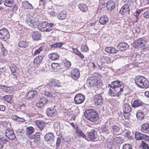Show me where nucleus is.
Wrapping results in <instances>:
<instances>
[{
  "mask_svg": "<svg viewBox=\"0 0 149 149\" xmlns=\"http://www.w3.org/2000/svg\"><path fill=\"white\" fill-rule=\"evenodd\" d=\"M143 103L140 100H134L132 104V107L135 108L141 105Z\"/></svg>",
  "mask_w": 149,
  "mask_h": 149,
  "instance_id": "obj_29",
  "label": "nucleus"
},
{
  "mask_svg": "<svg viewBox=\"0 0 149 149\" xmlns=\"http://www.w3.org/2000/svg\"><path fill=\"white\" fill-rule=\"evenodd\" d=\"M22 6L26 9H32L33 8L32 5L28 3V1L23 2L22 3Z\"/></svg>",
  "mask_w": 149,
  "mask_h": 149,
  "instance_id": "obj_32",
  "label": "nucleus"
},
{
  "mask_svg": "<svg viewBox=\"0 0 149 149\" xmlns=\"http://www.w3.org/2000/svg\"><path fill=\"white\" fill-rule=\"evenodd\" d=\"M123 149H132V146L129 144H125L123 146Z\"/></svg>",
  "mask_w": 149,
  "mask_h": 149,
  "instance_id": "obj_52",
  "label": "nucleus"
},
{
  "mask_svg": "<svg viewBox=\"0 0 149 149\" xmlns=\"http://www.w3.org/2000/svg\"><path fill=\"white\" fill-rule=\"evenodd\" d=\"M141 146L142 149H149V147L148 145L144 142H142Z\"/></svg>",
  "mask_w": 149,
  "mask_h": 149,
  "instance_id": "obj_51",
  "label": "nucleus"
},
{
  "mask_svg": "<svg viewBox=\"0 0 149 149\" xmlns=\"http://www.w3.org/2000/svg\"><path fill=\"white\" fill-rule=\"evenodd\" d=\"M1 54L3 56H5L7 54V52L5 49H3L1 50Z\"/></svg>",
  "mask_w": 149,
  "mask_h": 149,
  "instance_id": "obj_56",
  "label": "nucleus"
},
{
  "mask_svg": "<svg viewBox=\"0 0 149 149\" xmlns=\"http://www.w3.org/2000/svg\"><path fill=\"white\" fill-rule=\"evenodd\" d=\"M145 134L140 132H136L135 133V138L137 140H141L144 139Z\"/></svg>",
  "mask_w": 149,
  "mask_h": 149,
  "instance_id": "obj_34",
  "label": "nucleus"
},
{
  "mask_svg": "<svg viewBox=\"0 0 149 149\" xmlns=\"http://www.w3.org/2000/svg\"><path fill=\"white\" fill-rule=\"evenodd\" d=\"M3 98L6 101L9 102L11 101L12 97L11 95H5L4 97Z\"/></svg>",
  "mask_w": 149,
  "mask_h": 149,
  "instance_id": "obj_49",
  "label": "nucleus"
},
{
  "mask_svg": "<svg viewBox=\"0 0 149 149\" xmlns=\"http://www.w3.org/2000/svg\"><path fill=\"white\" fill-rule=\"evenodd\" d=\"M37 92L35 90L29 91L26 94L27 99L29 100L33 98L37 95Z\"/></svg>",
  "mask_w": 149,
  "mask_h": 149,
  "instance_id": "obj_14",
  "label": "nucleus"
},
{
  "mask_svg": "<svg viewBox=\"0 0 149 149\" xmlns=\"http://www.w3.org/2000/svg\"><path fill=\"white\" fill-rule=\"evenodd\" d=\"M48 13L49 14L52 16H55L56 15V14L55 13V12L51 10V11H48Z\"/></svg>",
  "mask_w": 149,
  "mask_h": 149,
  "instance_id": "obj_61",
  "label": "nucleus"
},
{
  "mask_svg": "<svg viewBox=\"0 0 149 149\" xmlns=\"http://www.w3.org/2000/svg\"><path fill=\"white\" fill-rule=\"evenodd\" d=\"M44 95L45 96L49 97H51L53 96L51 92L48 91H45Z\"/></svg>",
  "mask_w": 149,
  "mask_h": 149,
  "instance_id": "obj_55",
  "label": "nucleus"
},
{
  "mask_svg": "<svg viewBox=\"0 0 149 149\" xmlns=\"http://www.w3.org/2000/svg\"><path fill=\"white\" fill-rule=\"evenodd\" d=\"M6 136L10 139L14 140L15 136L13 131L10 128L7 129L5 131Z\"/></svg>",
  "mask_w": 149,
  "mask_h": 149,
  "instance_id": "obj_11",
  "label": "nucleus"
},
{
  "mask_svg": "<svg viewBox=\"0 0 149 149\" xmlns=\"http://www.w3.org/2000/svg\"><path fill=\"white\" fill-rule=\"evenodd\" d=\"M48 101V99L45 97L41 98L39 102L37 103V106L39 108L42 107Z\"/></svg>",
  "mask_w": 149,
  "mask_h": 149,
  "instance_id": "obj_20",
  "label": "nucleus"
},
{
  "mask_svg": "<svg viewBox=\"0 0 149 149\" xmlns=\"http://www.w3.org/2000/svg\"><path fill=\"white\" fill-rule=\"evenodd\" d=\"M121 138L120 137H116L113 139V141L117 143H118L121 142Z\"/></svg>",
  "mask_w": 149,
  "mask_h": 149,
  "instance_id": "obj_48",
  "label": "nucleus"
},
{
  "mask_svg": "<svg viewBox=\"0 0 149 149\" xmlns=\"http://www.w3.org/2000/svg\"><path fill=\"white\" fill-rule=\"evenodd\" d=\"M61 142V138L60 137H58L57 139L56 144V148H59Z\"/></svg>",
  "mask_w": 149,
  "mask_h": 149,
  "instance_id": "obj_50",
  "label": "nucleus"
},
{
  "mask_svg": "<svg viewBox=\"0 0 149 149\" xmlns=\"http://www.w3.org/2000/svg\"><path fill=\"white\" fill-rule=\"evenodd\" d=\"M104 60L106 61L105 62L108 63H110L111 62V61L110 59V58L107 56L104 57ZM105 62V61H104Z\"/></svg>",
  "mask_w": 149,
  "mask_h": 149,
  "instance_id": "obj_60",
  "label": "nucleus"
},
{
  "mask_svg": "<svg viewBox=\"0 0 149 149\" xmlns=\"http://www.w3.org/2000/svg\"><path fill=\"white\" fill-rule=\"evenodd\" d=\"M79 8L81 10L85 12L88 10V7L84 4H81L79 5Z\"/></svg>",
  "mask_w": 149,
  "mask_h": 149,
  "instance_id": "obj_35",
  "label": "nucleus"
},
{
  "mask_svg": "<svg viewBox=\"0 0 149 149\" xmlns=\"http://www.w3.org/2000/svg\"><path fill=\"white\" fill-rule=\"evenodd\" d=\"M77 133L80 135L81 136H82L84 138L86 139V135L83 133V132L81 130H78L77 131Z\"/></svg>",
  "mask_w": 149,
  "mask_h": 149,
  "instance_id": "obj_57",
  "label": "nucleus"
},
{
  "mask_svg": "<svg viewBox=\"0 0 149 149\" xmlns=\"http://www.w3.org/2000/svg\"><path fill=\"white\" fill-rule=\"evenodd\" d=\"M71 65V63L70 62L67 60L65 61L64 63V66L66 67V69L69 68Z\"/></svg>",
  "mask_w": 149,
  "mask_h": 149,
  "instance_id": "obj_47",
  "label": "nucleus"
},
{
  "mask_svg": "<svg viewBox=\"0 0 149 149\" xmlns=\"http://www.w3.org/2000/svg\"><path fill=\"white\" fill-rule=\"evenodd\" d=\"M81 50L82 52H87L88 51L89 49L87 45H86L85 44L81 46Z\"/></svg>",
  "mask_w": 149,
  "mask_h": 149,
  "instance_id": "obj_46",
  "label": "nucleus"
},
{
  "mask_svg": "<svg viewBox=\"0 0 149 149\" xmlns=\"http://www.w3.org/2000/svg\"><path fill=\"white\" fill-rule=\"evenodd\" d=\"M49 86L52 87H60L62 85L61 83L58 80H56L50 81L49 83Z\"/></svg>",
  "mask_w": 149,
  "mask_h": 149,
  "instance_id": "obj_17",
  "label": "nucleus"
},
{
  "mask_svg": "<svg viewBox=\"0 0 149 149\" xmlns=\"http://www.w3.org/2000/svg\"><path fill=\"white\" fill-rule=\"evenodd\" d=\"M8 141L4 138H0V149L3 148L4 143H6Z\"/></svg>",
  "mask_w": 149,
  "mask_h": 149,
  "instance_id": "obj_41",
  "label": "nucleus"
},
{
  "mask_svg": "<svg viewBox=\"0 0 149 149\" xmlns=\"http://www.w3.org/2000/svg\"><path fill=\"white\" fill-rule=\"evenodd\" d=\"M105 51L109 53H116L118 51L113 47H106L105 49Z\"/></svg>",
  "mask_w": 149,
  "mask_h": 149,
  "instance_id": "obj_28",
  "label": "nucleus"
},
{
  "mask_svg": "<svg viewBox=\"0 0 149 149\" xmlns=\"http://www.w3.org/2000/svg\"><path fill=\"white\" fill-rule=\"evenodd\" d=\"M131 107L128 103H125L123 106V111L125 113H127L130 112Z\"/></svg>",
  "mask_w": 149,
  "mask_h": 149,
  "instance_id": "obj_22",
  "label": "nucleus"
},
{
  "mask_svg": "<svg viewBox=\"0 0 149 149\" xmlns=\"http://www.w3.org/2000/svg\"><path fill=\"white\" fill-rule=\"evenodd\" d=\"M141 131L144 133H147L149 132V127L148 124H143L141 127Z\"/></svg>",
  "mask_w": 149,
  "mask_h": 149,
  "instance_id": "obj_23",
  "label": "nucleus"
},
{
  "mask_svg": "<svg viewBox=\"0 0 149 149\" xmlns=\"http://www.w3.org/2000/svg\"><path fill=\"white\" fill-rule=\"evenodd\" d=\"M71 74L72 78L74 80H76L79 77L80 72L78 69H73L71 70Z\"/></svg>",
  "mask_w": 149,
  "mask_h": 149,
  "instance_id": "obj_13",
  "label": "nucleus"
},
{
  "mask_svg": "<svg viewBox=\"0 0 149 149\" xmlns=\"http://www.w3.org/2000/svg\"><path fill=\"white\" fill-rule=\"evenodd\" d=\"M10 69L11 72L13 73H14L16 72L17 68L15 65H13L10 67Z\"/></svg>",
  "mask_w": 149,
  "mask_h": 149,
  "instance_id": "obj_54",
  "label": "nucleus"
},
{
  "mask_svg": "<svg viewBox=\"0 0 149 149\" xmlns=\"http://www.w3.org/2000/svg\"><path fill=\"white\" fill-rule=\"evenodd\" d=\"M55 135L51 132H49L45 135V140L47 143L50 144L54 142V140Z\"/></svg>",
  "mask_w": 149,
  "mask_h": 149,
  "instance_id": "obj_6",
  "label": "nucleus"
},
{
  "mask_svg": "<svg viewBox=\"0 0 149 149\" xmlns=\"http://www.w3.org/2000/svg\"><path fill=\"white\" fill-rule=\"evenodd\" d=\"M18 45L19 47L26 48L28 46V44L26 41H21L18 43Z\"/></svg>",
  "mask_w": 149,
  "mask_h": 149,
  "instance_id": "obj_38",
  "label": "nucleus"
},
{
  "mask_svg": "<svg viewBox=\"0 0 149 149\" xmlns=\"http://www.w3.org/2000/svg\"><path fill=\"white\" fill-rule=\"evenodd\" d=\"M136 117L138 120H142L144 117V115L143 112L141 110H138L137 112Z\"/></svg>",
  "mask_w": 149,
  "mask_h": 149,
  "instance_id": "obj_30",
  "label": "nucleus"
},
{
  "mask_svg": "<svg viewBox=\"0 0 149 149\" xmlns=\"http://www.w3.org/2000/svg\"><path fill=\"white\" fill-rule=\"evenodd\" d=\"M1 88L3 91H5L9 93H11L13 91V88L11 87L6 86H1Z\"/></svg>",
  "mask_w": 149,
  "mask_h": 149,
  "instance_id": "obj_24",
  "label": "nucleus"
},
{
  "mask_svg": "<svg viewBox=\"0 0 149 149\" xmlns=\"http://www.w3.org/2000/svg\"><path fill=\"white\" fill-rule=\"evenodd\" d=\"M78 53L77 55L79 56L81 59H82L84 58V56L81 53L79 52H78Z\"/></svg>",
  "mask_w": 149,
  "mask_h": 149,
  "instance_id": "obj_62",
  "label": "nucleus"
},
{
  "mask_svg": "<svg viewBox=\"0 0 149 149\" xmlns=\"http://www.w3.org/2000/svg\"><path fill=\"white\" fill-rule=\"evenodd\" d=\"M85 97L83 95L78 93L76 95L74 98V102L76 104H80L83 102Z\"/></svg>",
  "mask_w": 149,
  "mask_h": 149,
  "instance_id": "obj_10",
  "label": "nucleus"
},
{
  "mask_svg": "<svg viewBox=\"0 0 149 149\" xmlns=\"http://www.w3.org/2000/svg\"><path fill=\"white\" fill-rule=\"evenodd\" d=\"M48 57L51 60H55L58 59L59 56L57 53H52L49 54Z\"/></svg>",
  "mask_w": 149,
  "mask_h": 149,
  "instance_id": "obj_25",
  "label": "nucleus"
},
{
  "mask_svg": "<svg viewBox=\"0 0 149 149\" xmlns=\"http://www.w3.org/2000/svg\"><path fill=\"white\" fill-rule=\"evenodd\" d=\"M40 135L38 133H36L34 135L33 138L35 139H38L40 138Z\"/></svg>",
  "mask_w": 149,
  "mask_h": 149,
  "instance_id": "obj_64",
  "label": "nucleus"
},
{
  "mask_svg": "<svg viewBox=\"0 0 149 149\" xmlns=\"http://www.w3.org/2000/svg\"><path fill=\"white\" fill-rule=\"evenodd\" d=\"M48 24V23L47 22L45 21L42 22L39 24L38 25V28L40 31H50L52 30V29L46 28V27Z\"/></svg>",
  "mask_w": 149,
  "mask_h": 149,
  "instance_id": "obj_9",
  "label": "nucleus"
},
{
  "mask_svg": "<svg viewBox=\"0 0 149 149\" xmlns=\"http://www.w3.org/2000/svg\"><path fill=\"white\" fill-rule=\"evenodd\" d=\"M130 9L129 6L127 4L124 5L120 10L119 13L123 16H127L129 15Z\"/></svg>",
  "mask_w": 149,
  "mask_h": 149,
  "instance_id": "obj_8",
  "label": "nucleus"
},
{
  "mask_svg": "<svg viewBox=\"0 0 149 149\" xmlns=\"http://www.w3.org/2000/svg\"><path fill=\"white\" fill-rule=\"evenodd\" d=\"M108 18L106 15L101 17L99 19L100 23L102 25L106 24L108 21Z\"/></svg>",
  "mask_w": 149,
  "mask_h": 149,
  "instance_id": "obj_27",
  "label": "nucleus"
},
{
  "mask_svg": "<svg viewBox=\"0 0 149 149\" xmlns=\"http://www.w3.org/2000/svg\"><path fill=\"white\" fill-rule=\"evenodd\" d=\"M32 38L34 40H38L40 39V33L37 31L34 32L32 35Z\"/></svg>",
  "mask_w": 149,
  "mask_h": 149,
  "instance_id": "obj_31",
  "label": "nucleus"
},
{
  "mask_svg": "<svg viewBox=\"0 0 149 149\" xmlns=\"http://www.w3.org/2000/svg\"><path fill=\"white\" fill-rule=\"evenodd\" d=\"M102 133L107 134L109 133V131L108 128L105 127L102 129Z\"/></svg>",
  "mask_w": 149,
  "mask_h": 149,
  "instance_id": "obj_53",
  "label": "nucleus"
},
{
  "mask_svg": "<svg viewBox=\"0 0 149 149\" xmlns=\"http://www.w3.org/2000/svg\"><path fill=\"white\" fill-rule=\"evenodd\" d=\"M12 118L13 120L18 123L23 122L25 121L23 118L19 117L15 115H13Z\"/></svg>",
  "mask_w": 149,
  "mask_h": 149,
  "instance_id": "obj_26",
  "label": "nucleus"
},
{
  "mask_svg": "<svg viewBox=\"0 0 149 149\" xmlns=\"http://www.w3.org/2000/svg\"><path fill=\"white\" fill-rule=\"evenodd\" d=\"M115 7L114 3L111 0H109L107 1L106 3V7L109 11H111Z\"/></svg>",
  "mask_w": 149,
  "mask_h": 149,
  "instance_id": "obj_18",
  "label": "nucleus"
},
{
  "mask_svg": "<svg viewBox=\"0 0 149 149\" xmlns=\"http://www.w3.org/2000/svg\"><path fill=\"white\" fill-rule=\"evenodd\" d=\"M38 21L36 17L31 16L26 19V22L28 25L32 26L36 25L38 23Z\"/></svg>",
  "mask_w": 149,
  "mask_h": 149,
  "instance_id": "obj_7",
  "label": "nucleus"
},
{
  "mask_svg": "<svg viewBox=\"0 0 149 149\" xmlns=\"http://www.w3.org/2000/svg\"><path fill=\"white\" fill-rule=\"evenodd\" d=\"M10 34L8 30L6 28H2L0 30V39L6 41L10 38Z\"/></svg>",
  "mask_w": 149,
  "mask_h": 149,
  "instance_id": "obj_5",
  "label": "nucleus"
},
{
  "mask_svg": "<svg viewBox=\"0 0 149 149\" xmlns=\"http://www.w3.org/2000/svg\"><path fill=\"white\" fill-rule=\"evenodd\" d=\"M86 84L88 87L93 86L96 88L100 87L102 85L100 79L95 75L88 77Z\"/></svg>",
  "mask_w": 149,
  "mask_h": 149,
  "instance_id": "obj_2",
  "label": "nucleus"
},
{
  "mask_svg": "<svg viewBox=\"0 0 149 149\" xmlns=\"http://www.w3.org/2000/svg\"><path fill=\"white\" fill-rule=\"evenodd\" d=\"M119 130V127L116 125H113L111 127V130L112 133L118 132Z\"/></svg>",
  "mask_w": 149,
  "mask_h": 149,
  "instance_id": "obj_37",
  "label": "nucleus"
},
{
  "mask_svg": "<svg viewBox=\"0 0 149 149\" xmlns=\"http://www.w3.org/2000/svg\"><path fill=\"white\" fill-rule=\"evenodd\" d=\"M5 110V107L3 105H0V111H4Z\"/></svg>",
  "mask_w": 149,
  "mask_h": 149,
  "instance_id": "obj_63",
  "label": "nucleus"
},
{
  "mask_svg": "<svg viewBox=\"0 0 149 149\" xmlns=\"http://www.w3.org/2000/svg\"><path fill=\"white\" fill-rule=\"evenodd\" d=\"M146 42L142 38H139L136 41L134 47L137 48L145 46Z\"/></svg>",
  "mask_w": 149,
  "mask_h": 149,
  "instance_id": "obj_12",
  "label": "nucleus"
},
{
  "mask_svg": "<svg viewBox=\"0 0 149 149\" xmlns=\"http://www.w3.org/2000/svg\"><path fill=\"white\" fill-rule=\"evenodd\" d=\"M135 82L139 87L142 88H147L148 87V80L142 76H137L135 79Z\"/></svg>",
  "mask_w": 149,
  "mask_h": 149,
  "instance_id": "obj_4",
  "label": "nucleus"
},
{
  "mask_svg": "<svg viewBox=\"0 0 149 149\" xmlns=\"http://www.w3.org/2000/svg\"><path fill=\"white\" fill-rule=\"evenodd\" d=\"M145 9H141L139 10L136 11L135 12V16L136 17V21L138 20L139 16L141 13L143 11L145 10Z\"/></svg>",
  "mask_w": 149,
  "mask_h": 149,
  "instance_id": "obj_44",
  "label": "nucleus"
},
{
  "mask_svg": "<svg viewBox=\"0 0 149 149\" xmlns=\"http://www.w3.org/2000/svg\"><path fill=\"white\" fill-rule=\"evenodd\" d=\"M35 123L37 126L39 128V130L40 131H42L44 126L43 122L38 120L35 121Z\"/></svg>",
  "mask_w": 149,
  "mask_h": 149,
  "instance_id": "obj_33",
  "label": "nucleus"
},
{
  "mask_svg": "<svg viewBox=\"0 0 149 149\" xmlns=\"http://www.w3.org/2000/svg\"><path fill=\"white\" fill-rule=\"evenodd\" d=\"M13 0H5L4 1V4L7 6L10 7L13 5Z\"/></svg>",
  "mask_w": 149,
  "mask_h": 149,
  "instance_id": "obj_40",
  "label": "nucleus"
},
{
  "mask_svg": "<svg viewBox=\"0 0 149 149\" xmlns=\"http://www.w3.org/2000/svg\"><path fill=\"white\" fill-rule=\"evenodd\" d=\"M52 67L54 70H58L60 68L59 65L58 63H52Z\"/></svg>",
  "mask_w": 149,
  "mask_h": 149,
  "instance_id": "obj_45",
  "label": "nucleus"
},
{
  "mask_svg": "<svg viewBox=\"0 0 149 149\" xmlns=\"http://www.w3.org/2000/svg\"><path fill=\"white\" fill-rule=\"evenodd\" d=\"M95 130H92L91 132L88 133V136L91 140H94L95 139Z\"/></svg>",
  "mask_w": 149,
  "mask_h": 149,
  "instance_id": "obj_39",
  "label": "nucleus"
},
{
  "mask_svg": "<svg viewBox=\"0 0 149 149\" xmlns=\"http://www.w3.org/2000/svg\"><path fill=\"white\" fill-rule=\"evenodd\" d=\"M94 103L96 105H101L102 103V98L100 94L95 95L93 99Z\"/></svg>",
  "mask_w": 149,
  "mask_h": 149,
  "instance_id": "obj_15",
  "label": "nucleus"
},
{
  "mask_svg": "<svg viewBox=\"0 0 149 149\" xmlns=\"http://www.w3.org/2000/svg\"><path fill=\"white\" fill-rule=\"evenodd\" d=\"M67 13L66 12L63 11H60L57 14L58 18L61 20L65 19L66 17Z\"/></svg>",
  "mask_w": 149,
  "mask_h": 149,
  "instance_id": "obj_19",
  "label": "nucleus"
},
{
  "mask_svg": "<svg viewBox=\"0 0 149 149\" xmlns=\"http://www.w3.org/2000/svg\"><path fill=\"white\" fill-rule=\"evenodd\" d=\"M61 95V93L55 92L54 93H53L52 97H57L58 98H60Z\"/></svg>",
  "mask_w": 149,
  "mask_h": 149,
  "instance_id": "obj_58",
  "label": "nucleus"
},
{
  "mask_svg": "<svg viewBox=\"0 0 149 149\" xmlns=\"http://www.w3.org/2000/svg\"><path fill=\"white\" fill-rule=\"evenodd\" d=\"M44 47L42 46L40 47L39 49L36 50L34 52V55H36L39 54L44 50Z\"/></svg>",
  "mask_w": 149,
  "mask_h": 149,
  "instance_id": "obj_42",
  "label": "nucleus"
},
{
  "mask_svg": "<svg viewBox=\"0 0 149 149\" xmlns=\"http://www.w3.org/2000/svg\"><path fill=\"white\" fill-rule=\"evenodd\" d=\"M26 132L28 135H30L33 132V129L31 127H29L26 128Z\"/></svg>",
  "mask_w": 149,
  "mask_h": 149,
  "instance_id": "obj_43",
  "label": "nucleus"
},
{
  "mask_svg": "<svg viewBox=\"0 0 149 149\" xmlns=\"http://www.w3.org/2000/svg\"><path fill=\"white\" fill-rule=\"evenodd\" d=\"M84 115L88 120L91 122H96L99 119L97 113L93 109H89L86 110Z\"/></svg>",
  "mask_w": 149,
  "mask_h": 149,
  "instance_id": "obj_3",
  "label": "nucleus"
},
{
  "mask_svg": "<svg viewBox=\"0 0 149 149\" xmlns=\"http://www.w3.org/2000/svg\"><path fill=\"white\" fill-rule=\"evenodd\" d=\"M46 113L48 116L52 117L55 116L57 114L55 109L52 107L48 108Z\"/></svg>",
  "mask_w": 149,
  "mask_h": 149,
  "instance_id": "obj_16",
  "label": "nucleus"
},
{
  "mask_svg": "<svg viewBox=\"0 0 149 149\" xmlns=\"http://www.w3.org/2000/svg\"><path fill=\"white\" fill-rule=\"evenodd\" d=\"M124 87L123 84L118 81H113L108 85V94L112 96H118L123 91Z\"/></svg>",
  "mask_w": 149,
  "mask_h": 149,
  "instance_id": "obj_1",
  "label": "nucleus"
},
{
  "mask_svg": "<svg viewBox=\"0 0 149 149\" xmlns=\"http://www.w3.org/2000/svg\"><path fill=\"white\" fill-rule=\"evenodd\" d=\"M43 58L41 56H38L36 57L34 61V64L38 65L40 63Z\"/></svg>",
  "mask_w": 149,
  "mask_h": 149,
  "instance_id": "obj_36",
  "label": "nucleus"
},
{
  "mask_svg": "<svg viewBox=\"0 0 149 149\" xmlns=\"http://www.w3.org/2000/svg\"><path fill=\"white\" fill-rule=\"evenodd\" d=\"M143 16L146 18H149V10L145 11L144 13Z\"/></svg>",
  "mask_w": 149,
  "mask_h": 149,
  "instance_id": "obj_59",
  "label": "nucleus"
},
{
  "mask_svg": "<svg viewBox=\"0 0 149 149\" xmlns=\"http://www.w3.org/2000/svg\"><path fill=\"white\" fill-rule=\"evenodd\" d=\"M118 48L120 51H125L129 47L128 45L126 42L119 43L117 46Z\"/></svg>",
  "mask_w": 149,
  "mask_h": 149,
  "instance_id": "obj_21",
  "label": "nucleus"
}]
</instances>
